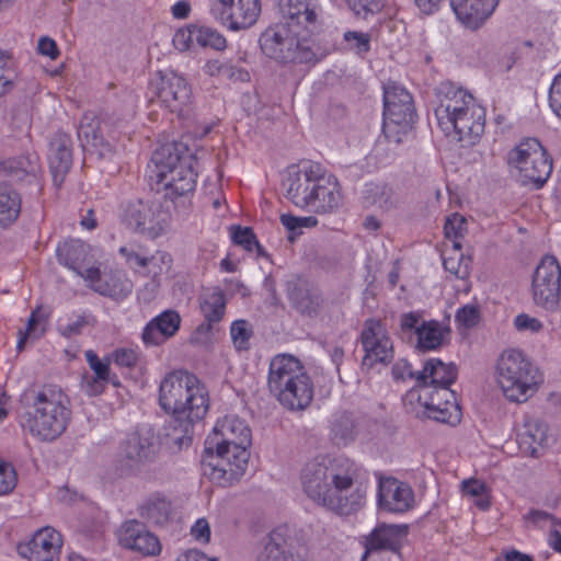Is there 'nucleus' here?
<instances>
[{
	"label": "nucleus",
	"mask_w": 561,
	"mask_h": 561,
	"mask_svg": "<svg viewBox=\"0 0 561 561\" xmlns=\"http://www.w3.org/2000/svg\"><path fill=\"white\" fill-rule=\"evenodd\" d=\"M251 440V430L243 420L236 415L219 420L205 442L202 474L220 486L238 481L248 467Z\"/></svg>",
	"instance_id": "f257e3e1"
},
{
	"label": "nucleus",
	"mask_w": 561,
	"mask_h": 561,
	"mask_svg": "<svg viewBox=\"0 0 561 561\" xmlns=\"http://www.w3.org/2000/svg\"><path fill=\"white\" fill-rule=\"evenodd\" d=\"M25 412L20 424L39 442L50 443L60 437L71 420L68 396L55 385L26 389L20 397Z\"/></svg>",
	"instance_id": "f03ea898"
},
{
	"label": "nucleus",
	"mask_w": 561,
	"mask_h": 561,
	"mask_svg": "<svg viewBox=\"0 0 561 561\" xmlns=\"http://www.w3.org/2000/svg\"><path fill=\"white\" fill-rule=\"evenodd\" d=\"M436 96L435 116L440 129L463 146H473L484 131V108L470 93L449 81L436 88Z\"/></svg>",
	"instance_id": "7ed1b4c3"
},
{
	"label": "nucleus",
	"mask_w": 561,
	"mask_h": 561,
	"mask_svg": "<svg viewBox=\"0 0 561 561\" xmlns=\"http://www.w3.org/2000/svg\"><path fill=\"white\" fill-rule=\"evenodd\" d=\"M151 161L157 192L163 191L175 208H186L196 187V157L183 144H169L157 149Z\"/></svg>",
	"instance_id": "20e7f679"
},
{
	"label": "nucleus",
	"mask_w": 561,
	"mask_h": 561,
	"mask_svg": "<svg viewBox=\"0 0 561 561\" xmlns=\"http://www.w3.org/2000/svg\"><path fill=\"white\" fill-rule=\"evenodd\" d=\"M270 394L287 411H305L313 400V382L299 358L283 353L272 357L267 374Z\"/></svg>",
	"instance_id": "39448f33"
},
{
	"label": "nucleus",
	"mask_w": 561,
	"mask_h": 561,
	"mask_svg": "<svg viewBox=\"0 0 561 561\" xmlns=\"http://www.w3.org/2000/svg\"><path fill=\"white\" fill-rule=\"evenodd\" d=\"M294 26L286 23L266 28L259 39L262 53L282 64H316L323 59L328 51L310 39L299 38Z\"/></svg>",
	"instance_id": "423d86ee"
},
{
	"label": "nucleus",
	"mask_w": 561,
	"mask_h": 561,
	"mask_svg": "<svg viewBox=\"0 0 561 561\" xmlns=\"http://www.w3.org/2000/svg\"><path fill=\"white\" fill-rule=\"evenodd\" d=\"M496 382L506 399L525 402L539 383L538 369L519 350H505L496 362Z\"/></svg>",
	"instance_id": "0eeeda50"
},
{
	"label": "nucleus",
	"mask_w": 561,
	"mask_h": 561,
	"mask_svg": "<svg viewBox=\"0 0 561 561\" xmlns=\"http://www.w3.org/2000/svg\"><path fill=\"white\" fill-rule=\"evenodd\" d=\"M407 410L417 417L456 425L461 420V409L455 392L448 387H413L404 398Z\"/></svg>",
	"instance_id": "6e6552de"
},
{
	"label": "nucleus",
	"mask_w": 561,
	"mask_h": 561,
	"mask_svg": "<svg viewBox=\"0 0 561 561\" xmlns=\"http://www.w3.org/2000/svg\"><path fill=\"white\" fill-rule=\"evenodd\" d=\"M348 458L318 456L307 461L299 474L302 492L316 505L327 506Z\"/></svg>",
	"instance_id": "1a4fd4ad"
},
{
	"label": "nucleus",
	"mask_w": 561,
	"mask_h": 561,
	"mask_svg": "<svg viewBox=\"0 0 561 561\" xmlns=\"http://www.w3.org/2000/svg\"><path fill=\"white\" fill-rule=\"evenodd\" d=\"M341 472L325 508L341 516H350L366 504L369 474L351 459Z\"/></svg>",
	"instance_id": "9d476101"
},
{
	"label": "nucleus",
	"mask_w": 561,
	"mask_h": 561,
	"mask_svg": "<svg viewBox=\"0 0 561 561\" xmlns=\"http://www.w3.org/2000/svg\"><path fill=\"white\" fill-rule=\"evenodd\" d=\"M507 164L517 170L523 184L533 183L540 188L552 172V160L536 138H526L511 149Z\"/></svg>",
	"instance_id": "9b49d317"
},
{
	"label": "nucleus",
	"mask_w": 561,
	"mask_h": 561,
	"mask_svg": "<svg viewBox=\"0 0 561 561\" xmlns=\"http://www.w3.org/2000/svg\"><path fill=\"white\" fill-rule=\"evenodd\" d=\"M561 293V266L552 255H546L533 276V297L546 310L557 309Z\"/></svg>",
	"instance_id": "f8f14e48"
},
{
	"label": "nucleus",
	"mask_w": 561,
	"mask_h": 561,
	"mask_svg": "<svg viewBox=\"0 0 561 561\" xmlns=\"http://www.w3.org/2000/svg\"><path fill=\"white\" fill-rule=\"evenodd\" d=\"M159 100L173 113H183L191 103L192 90L186 79L173 70H160L150 82Z\"/></svg>",
	"instance_id": "ddd939ff"
},
{
	"label": "nucleus",
	"mask_w": 561,
	"mask_h": 561,
	"mask_svg": "<svg viewBox=\"0 0 561 561\" xmlns=\"http://www.w3.org/2000/svg\"><path fill=\"white\" fill-rule=\"evenodd\" d=\"M157 451L154 434L150 428L139 427L121 444L119 458L128 471L135 472L154 461Z\"/></svg>",
	"instance_id": "4468645a"
},
{
	"label": "nucleus",
	"mask_w": 561,
	"mask_h": 561,
	"mask_svg": "<svg viewBox=\"0 0 561 561\" xmlns=\"http://www.w3.org/2000/svg\"><path fill=\"white\" fill-rule=\"evenodd\" d=\"M169 214L158 206L137 199L124 207L122 219L131 230L157 237L164 231L169 222Z\"/></svg>",
	"instance_id": "2eb2a0df"
},
{
	"label": "nucleus",
	"mask_w": 561,
	"mask_h": 561,
	"mask_svg": "<svg viewBox=\"0 0 561 561\" xmlns=\"http://www.w3.org/2000/svg\"><path fill=\"white\" fill-rule=\"evenodd\" d=\"M360 342L365 351L363 365L371 367L376 363L388 364L393 359V344L380 320L371 318L364 322Z\"/></svg>",
	"instance_id": "dca6fc26"
},
{
	"label": "nucleus",
	"mask_w": 561,
	"mask_h": 561,
	"mask_svg": "<svg viewBox=\"0 0 561 561\" xmlns=\"http://www.w3.org/2000/svg\"><path fill=\"white\" fill-rule=\"evenodd\" d=\"M211 12L229 30H245L256 23L261 13V1L218 0Z\"/></svg>",
	"instance_id": "f3484780"
},
{
	"label": "nucleus",
	"mask_w": 561,
	"mask_h": 561,
	"mask_svg": "<svg viewBox=\"0 0 561 561\" xmlns=\"http://www.w3.org/2000/svg\"><path fill=\"white\" fill-rule=\"evenodd\" d=\"M321 171V164L312 161H304L291 168L284 181L286 198L295 206L306 208Z\"/></svg>",
	"instance_id": "a211bd4d"
},
{
	"label": "nucleus",
	"mask_w": 561,
	"mask_h": 561,
	"mask_svg": "<svg viewBox=\"0 0 561 561\" xmlns=\"http://www.w3.org/2000/svg\"><path fill=\"white\" fill-rule=\"evenodd\" d=\"M62 536L53 527L38 529L25 543L18 546V553L28 561H58Z\"/></svg>",
	"instance_id": "6ab92c4d"
},
{
	"label": "nucleus",
	"mask_w": 561,
	"mask_h": 561,
	"mask_svg": "<svg viewBox=\"0 0 561 561\" xmlns=\"http://www.w3.org/2000/svg\"><path fill=\"white\" fill-rule=\"evenodd\" d=\"M198 381L196 376L184 370H174L168 374L159 387V405L161 409L170 415Z\"/></svg>",
	"instance_id": "aec40b11"
},
{
	"label": "nucleus",
	"mask_w": 561,
	"mask_h": 561,
	"mask_svg": "<svg viewBox=\"0 0 561 561\" xmlns=\"http://www.w3.org/2000/svg\"><path fill=\"white\" fill-rule=\"evenodd\" d=\"M415 110L412 95L407 89L389 82L383 88V119L397 123L414 122Z\"/></svg>",
	"instance_id": "412c9836"
},
{
	"label": "nucleus",
	"mask_w": 561,
	"mask_h": 561,
	"mask_svg": "<svg viewBox=\"0 0 561 561\" xmlns=\"http://www.w3.org/2000/svg\"><path fill=\"white\" fill-rule=\"evenodd\" d=\"M414 493L412 488L394 478L379 480V507L392 513H403L413 506Z\"/></svg>",
	"instance_id": "4be33fe9"
},
{
	"label": "nucleus",
	"mask_w": 561,
	"mask_h": 561,
	"mask_svg": "<svg viewBox=\"0 0 561 561\" xmlns=\"http://www.w3.org/2000/svg\"><path fill=\"white\" fill-rule=\"evenodd\" d=\"M407 536V525L379 524L368 536L365 537V552L362 561H366L367 557L373 552H398Z\"/></svg>",
	"instance_id": "5701e85b"
},
{
	"label": "nucleus",
	"mask_w": 561,
	"mask_h": 561,
	"mask_svg": "<svg viewBox=\"0 0 561 561\" xmlns=\"http://www.w3.org/2000/svg\"><path fill=\"white\" fill-rule=\"evenodd\" d=\"M342 204V194L337 180L331 174H327L324 169L320 173L313 191L310 203L307 207L317 214H328L339 208Z\"/></svg>",
	"instance_id": "b1692460"
},
{
	"label": "nucleus",
	"mask_w": 561,
	"mask_h": 561,
	"mask_svg": "<svg viewBox=\"0 0 561 561\" xmlns=\"http://www.w3.org/2000/svg\"><path fill=\"white\" fill-rule=\"evenodd\" d=\"M118 540L124 548L137 551L142 556H157L161 551L158 537L135 519L127 520L122 525Z\"/></svg>",
	"instance_id": "393cba45"
},
{
	"label": "nucleus",
	"mask_w": 561,
	"mask_h": 561,
	"mask_svg": "<svg viewBox=\"0 0 561 561\" xmlns=\"http://www.w3.org/2000/svg\"><path fill=\"white\" fill-rule=\"evenodd\" d=\"M119 254L125 257L130 268L138 272L142 270V274L147 277H151L153 282H158L159 277L171 268L173 262L171 254L161 250L147 256L131 248L121 247Z\"/></svg>",
	"instance_id": "a878e982"
},
{
	"label": "nucleus",
	"mask_w": 561,
	"mask_h": 561,
	"mask_svg": "<svg viewBox=\"0 0 561 561\" xmlns=\"http://www.w3.org/2000/svg\"><path fill=\"white\" fill-rule=\"evenodd\" d=\"M48 158L54 185L60 187L72 165V141L70 135L57 131L53 136Z\"/></svg>",
	"instance_id": "bb28decb"
},
{
	"label": "nucleus",
	"mask_w": 561,
	"mask_h": 561,
	"mask_svg": "<svg viewBox=\"0 0 561 561\" xmlns=\"http://www.w3.org/2000/svg\"><path fill=\"white\" fill-rule=\"evenodd\" d=\"M77 134L83 150L98 153L101 158L112 152V146L104 138L102 123L94 113L83 114Z\"/></svg>",
	"instance_id": "cd10ccee"
},
{
	"label": "nucleus",
	"mask_w": 561,
	"mask_h": 561,
	"mask_svg": "<svg viewBox=\"0 0 561 561\" xmlns=\"http://www.w3.org/2000/svg\"><path fill=\"white\" fill-rule=\"evenodd\" d=\"M181 317L175 310H164L150 320L142 330L141 339L147 346H158L180 330Z\"/></svg>",
	"instance_id": "c85d7f7f"
},
{
	"label": "nucleus",
	"mask_w": 561,
	"mask_h": 561,
	"mask_svg": "<svg viewBox=\"0 0 561 561\" xmlns=\"http://www.w3.org/2000/svg\"><path fill=\"white\" fill-rule=\"evenodd\" d=\"M197 420L170 415L162 427L161 439L172 453L188 448L194 436V425Z\"/></svg>",
	"instance_id": "c756f323"
},
{
	"label": "nucleus",
	"mask_w": 561,
	"mask_h": 561,
	"mask_svg": "<svg viewBox=\"0 0 561 561\" xmlns=\"http://www.w3.org/2000/svg\"><path fill=\"white\" fill-rule=\"evenodd\" d=\"M458 376V368L453 363H444L438 358H431L426 360L421 371H417L416 382L414 387L431 386L448 387L456 381Z\"/></svg>",
	"instance_id": "7c9ffc66"
},
{
	"label": "nucleus",
	"mask_w": 561,
	"mask_h": 561,
	"mask_svg": "<svg viewBox=\"0 0 561 561\" xmlns=\"http://www.w3.org/2000/svg\"><path fill=\"white\" fill-rule=\"evenodd\" d=\"M280 10L289 25L312 31L318 22L317 0H280Z\"/></svg>",
	"instance_id": "2f4dec72"
},
{
	"label": "nucleus",
	"mask_w": 561,
	"mask_h": 561,
	"mask_svg": "<svg viewBox=\"0 0 561 561\" xmlns=\"http://www.w3.org/2000/svg\"><path fill=\"white\" fill-rule=\"evenodd\" d=\"M256 561H310L305 556L295 551L291 543L284 537L280 529L273 530L263 548L257 554Z\"/></svg>",
	"instance_id": "473e14b6"
},
{
	"label": "nucleus",
	"mask_w": 561,
	"mask_h": 561,
	"mask_svg": "<svg viewBox=\"0 0 561 561\" xmlns=\"http://www.w3.org/2000/svg\"><path fill=\"white\" fill-rule=\"evenodd\" d=\"M288 298L299 313L308 317H316L323 304L319 289L302 280L294 283L289 287Z\"/></svg>",
	"instance_id": "72a5a7b5"
},
{
	"label": "nucleus",
	"mask_w": 561,
	"mask_h": 561,
	"mask_svg": "<svg viewBox=\"0 0 561 561\" xmlns=\"http://www.w3.org/2000/svg\"><path fill=\"white\" fill-rule=\"evenodd\" d=\"M39 171L41 161L36 152H27L0 162V175L14 182L24 179H36Z\"/></svg>",
	"instance_id": "f704fd0d"
},
{
	"label": "nucleus",
	"mask_w": 561,
	"mask_h": 561,
	"mask_svg": "<svg viewBox=\"0 0 561 561\" xmlns=\"http://www.w3.org/2000/svg\"><path fill=\"white\" fill-rule=\"evenodd\" d=\"M208 409V393L198 381L191 388L190 392L186 393L181 403H179V407H176V410H173L170 415L202 421L206 416Z\"/></svg>",
	"instance_id": "c9c22d12"
},
{
	"label": "nucleus",
	"mask_w": 561,
	"mask_h": 561,
	"mask_svg": "<svg viewBox=\"0 0 561 561\" xmlns=\"http://www.w3.org/2000/svg\"><path fill=\"white\" fill-rule=\"evenodd\" d=\"M499 0H467V10L463 14L457 7H451L457 19L468 28L477 30L489 19L494 12Z\"/></svg>",
	"instance_id": "e433bc0d"
},
{
	"label": "nucleus",
	"mask_w": 561,
	"mask_h": 561,
	"mask_svg": "<svg viewBox=\"0 0 561 561\" xmlns=\"http://www.w3.org/2000/svg\"><path fill=\"white\" fill-rule=\"evenodd\" d=\"M548 442L547 425L540 420H530L518 435L519 448L523 453L538 457L539 449Z\"/></svg>",
	"instance_id": "4c0bfd02"
},
{
	"label": "nucleus",
	"mask_w": 561,
	"mask_h": 561,
	"mask_svg": "<svg viewBox=\"0 0 561 561\" xmlns=\"http://www.w3.org/2000/svg\"><path fill=\"white\" fill-rule=\"evenodd\" d=\"M131 290L133 283L123 272L111 273L94 285V291L117 301L125 299Z\"/></svg>",
	"instance_id": "58836bf2"
},
{
	"label": "nucleus",
	"mask_w": 561,
	"mask_h": 561,
	"mask_svg": "<svg viewBox=\"0 0 561 561\" xmlns=\"http://www.w3.org/2000/svg\"><path fill=\"white\" fill-rule=\"evenodd\" d=\"M58 262L77 274H82L87 257V245L79 240L66 241L57 247Z\"/></svg>",
	"instance_id": "ea45409f"
},
{
	"label": "nucleus",
	"mask_w": 561,
	"mask_h": 561,
	"mask_svg": "<svg viewBox=\"0 0 561 561\" xmlns=\"http://www.w3.org/2000/svg\"><path fill=\"white\" fill-rule=\"evenodd\" d=\"M171 515V502L159 494L151 495L140 507V516L154 525H165Z\"/></svg>",
	"instance_id": "a19ab883"
},
{
	"label": "nucleus",
	"mask_w": 561,
	"mask_h": 561,
	"mask_svg": "<svg viewBox=\"0 0 561 561\" xmlns=\"http://www.w3.org/2000/svg\"><path fill=\"white\" fill-rule=\"evenodd\" d=\"M225 309L226 300L224 294L221 291H214L209 294L201 304V310L204 314L205 322L197 327V332H209L213 324L222 319Z\"/></svg>",
	"instance_id": "79ce46f5"
},
{
	"label": "nucleus",
	"mask_w": 561,
	"mask_h": 561,
	"mask_svg": "<svg viewBox=\"0 0 561 561\" xmlns=\"http://www.w3.org/2000/svg\"><path fill=\"white\" fill-rule=\"evenodd\" d=\"M449 332L448 328L436 320L423 321L416 335V347L421 351L437 350Z\"/></svg>",
	"instance_id": "37998d69"
},
{
	"label": "nucleus",
	"mask_w": 561,
	"mask_h": 561,
	"mask_svg": "<svg viewBox=\"0 0 561 561\" xmlns=\"http://www.w3.org/2000/svg\"><path fill=\"white\" fill-rule=\"evenodd\" d=\"M21 211L20 194L7 184H0V226L14 222Z\"/></svg>",
	"instance_id": "c03bdc74"
},
{
	"label": "nucleus",
	"mask_w": 561,
	"mask_h": 561,
	"mask_svg": "<svg viewBox=\"0 0 561 561\" xmlns=\"http://www.w3.org/2000/svg\"><path fill=\"white\" fill-rule=\"evenodd\" d=\"M364 199L367 205L388 210L396 205L392 188L385 183H370L364 191Z\"/></svg>",
	"instance_id": "a18cd8bd"
},
{
	"label": "nucleus",
	"mask_w": 561,
	"mask_h": 561,
	"mask_svg": "<svg viewBox=\"0 0 561 561\" xmlns=\"http://www.w3.org/2000/svg\"><path fill=\"white\" fill-rule=\"evenodd\" d=\"M16 77L13 56L7 50H0V96L13 89Z\"/></svg>",
	"instance_id": "49530a36"
},
{
	"label": "nucleus",
	"mask_w": 561,
	"mask_h": 561,
	"mask_svg": "<svg viewBox=\"0 0 561 561\" xmlns=\"http://www.w3.org/2000/svg\"><path fill=\"white\" fill-rule=\"evenodd\" d=\"M47 317L43 313L42 308L37 307L27 321L25 332L20 331V339L16 348L21 352L27 339H39L45 332V323Z\"/></svg>",
	"instance_id": "de8ad7c7"
},
{
	"label": "nucleus",
	"mask_w": 561,
	"mask_h": 561,
	"mask_svg": "<svg viewBox=\"0 0 561 561\" xmlns=\"http://www.w3.org/2000/svg\"><path fill=\"white\" fill-rule=\"evenodd\" d=\"M204 72L210 77H222L227 79H234L240 78L241 80H244V77H249V73L247 71H242L240 69H237L234 66H232L229 62H222L218 59L208 60L204 68Z\"/></svg>",
	"instance_id": "09e8293b"
},
{
	"label": "nucleus",
	"mask_w": 561,
	"mask_h": 561,
	"mask_svg": "<svg viewBox=\"0 0 561 561\" xmlns=\"http://www.w3.org/2000/svg\"><path fill=\"white\" fill-rule=\"evenodd\" d=\"M195 42L202 47H210L216 50H222L227 46L225 36L208 26H197Z\"/></svg>",
	"instance_id": "8fccbe9b"
},
{
	"label": "nucleus",
	"mask_w": 561,
	"mask_h": 561,
	"mask_svg": "<svg viewBox=\"0 0 561 561\" xmlns=\"http://www.w3.org/2000/svg\"><path fill=\"white\" fill-rule=\"evenodd\" d=\"M253 331L250 323L245 320H236L230 328L232 343L237 351H248L250 348V339Z\"/></svg>",
	"instance_id": "3c124183"
},
{
	"label": "nucleus",
	"mask_w": 561,
	"mask_h": 561,
	"mask_svg": "<svg viewBox=\"0 0 561 561\" xmlns=\"http://www.w3.org/2000/svg\"><path fill=\"white\" fill-rule=\"evenodd\" d=\"M423 321L422 312L420 311L402 313L399 318L398 333L402 339L412 340L413 335H417Z\"/></svg>",
	"instance_id": "603ef678"
},
{
	"label": "nucleus",
	"mask_w": 561,
	"mask_h": 561,
	"mask_svg": "<svg viewBox=\"0 0 561 561\" xmlns=\"http://www.w3.org/2000/svg\"><path fill=\"white\" fill-rule=\"evenodd\" d=\"M344 41L348 49L358 56H364L370 49V35L368 33L347 31L344 33Z\"/></svg>",
	"instance_id": "864d4df0"
},
{
	"label": "nucleus",
	"mask_w": 561,
	"mask_h": 561,
	"mask_svg": "<svg viewBox=\"0 0 561 561\" xmlns=\"http://www.w3.org/2000/svg\"><path fill=\"white\" fill-rule=\"evenodd\" d=\"M414 122L397 123L390 119H383L382 131L389 142L400 144L403 137L411 130Z\"/></svg>",
	"instance_id": "5fc2aeb1"
},
{
	"label": "nucleus",
	"mask_w": 561,
	"mask_h": 561,
	"mask_svg": "<svg viewBox=\"0 0 561 561\" xmlns=\"http://www.w3.org/2000/svg\"><path fill=\"white\" fill-rule=\"evenodd\" d=\"M350 9L359 18L366 19L368 14L381 11L385 0H345Z\"/></svg>",
	"instance_id": "6e6d98bb"
},
{
	"label": "nucleus",
	"mask_w": 561,
	"mask_h": 561,
	"mask_svg": "<svg viewBox=\"0 0 561 561\" xmlns=\"http://www.w3.org/2000/svg\"><path fill=\"white\" fill-rule=\"evenodd\" d=\"M18 483L14 467L0 458V496L10 494Z\"/></svg>",
	"instance_id": "4d7b16f0"
},
{
	"label": "nucleus",
	"mask_w": 561,
	"mask_h": 561,
	"mask_svg": "<svg viewBox=\"0 0 561 561\" xmlns=\"http://www.w3.org/2000/svg\"><path fill=\"white\" fill-rule=\"evenodd\" d=\"M466 219L458 214H454L451 217H448L445 222V236L448 239H453V245L455 249H460V243L457 239L462 236L463 231H466Z\"/></svg>",
	"instance_id": "13d9d810"
},
{
	"label": "nucleus",
	"mask_w": 561,
	"mask_h": 561,
	"mask_svg": "<svg viewBox=\"0 0 561 561\" xmlns=\"http://www.w3.org/2000/svg\"><path fill=\"white\" fill-rule=\"evenodd\" d=\"M332 432L335 438L346 443L353 439L354 436V423L347 414H342L332 424Z\"/></svg>",
	"instance_id": "bf43d9fd"
},
{
	"label": "nucleus",
	"mask_w": 561,
	"mask_h": 561,
	"mask_svg": "<svg viewBox=\"0 0 561 561\" xmlns=\"http://www.w3.org/2000/svg\"><path fill=\"white\" fill-rule=\"evenodd\" d=\"M232 241L241 245L244 250L252 252L254 244H256V237L249 227H234L231 233Z\"/></svg>",
	"instance_id": "052dcab7"
},
{
	"label": "nucleus",
	"mask_w": 561,
	"mask_h": 561,
	"mask_svg": "<svg viewBox=\"0 0 561 561\" xmlns=\"http://www.w3.org/2000/svg\"><path fill=\"white\" fill-rule=\"evenodd\" d=\"M91 320H93V318L85 314H81L72 323H59L57 330L61 336L70 339L72 336L80 335L83 329L91 323Z\"/></svg>",
	"instance_id": "680f3d73"
},
{
	"label": "nucleus",
	"mask_w": 561,
	"mask_h": 561,
	"mask_svg": "<svg viewBox=\"0 0 561 561\" xmlns=\"http://www.w3.org/2000/svg\"><path fill=\"white\" fill-rule=\"evenodd\" d=\"M85 359L98 379H110V359L101 360L93 351L85 352Z\"/></svg>",
	"instance_id": "e2e57ef3"
},
{
	"label": "nucleus",
	"mask_w": 561,
	"mask_h": 561,
	"mask_svg": "<svg viewBox=\"0 0 561 561\" xmlns=\"http://www.w3.org/2000/svg\"><path fill=\"white\" fill-rule=\"evenodd\" d=\"M197 26H188L186 28H180L173 36V45L180 51L190 49L195 42V30Z\"/></svg>",
	"instance_id": "0e129e2a"
},
{
	"label": "nucleus",
	"mask_w": 561,
	"mask_h": 561,
	"mask_svg": "<svg viewBox=\"0 0 561 561\" xmlns=\"http://www.w3.org/2000/svg\"><path fill=\"white\" fill-rule=\"evenodd\" d=\"M111 360L119 367L131 368L138 362V355L130 348H118L111 354Z\"/></svg>",
	"instance_id": "69168bd1"
},
{
	"label": "nucleus",
	"mask_w": 561,
	"mask_h": 561,
	"mask_svg": "<svg viewBox=\"0 0 561 561\" xmlns=\"http://www.w3.org/2000/svg\"><path fill=\"white\" fill-rule=\"evenodd\" d=\"M549 105L552 112L561 118V72L553 78L550 85Z\"/></svg>",
	"instance_id": "338daca9"
},
{
	"label": "nucleus",
	"mask_w": 561,
	"mask_h": 561,
	"mask_svg": "<svg viewBox=\"0 0 561 561\" xmlns=\"http://www.w3.org/2000/svg\"><path fill=\"white\" fill-rule=\"evenodd\" d=\"M514 325L516 330L520 332L528 331L536 333L542 329V323L537 318L530 317L527 313H520L516 316Z\"/></svg>",
	"instance_id": "774afa93"
}]
</instances>
